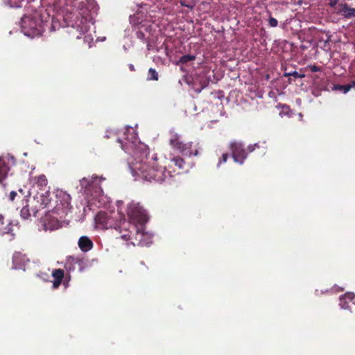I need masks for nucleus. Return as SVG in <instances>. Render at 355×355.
Returning <instances> with one entry per match:
<instances>
[{
    "label": "nucleus",
    "mask_w": 355,
    "mask_h": 355,
    "mask_svg": "<svg viewBox=\"0 0 355 355\" xmlns=\"http://www.w3.org/2000/svg\"><path fill=\"white\" fill-rule=\"evenodd\" d=\"M351 89L349 84L345 85H334L333 87V90H339L344 94L347 93Z\"/></svg>",
    "instance_id": "nucleus-24"
},
{
    "label": "nucleus",
    "mask_w": 355,
    "mask_h": 355,
    "mask_svg": "<svg viewBox=\"0 0 355 355\" xmlns=\"http://www.w3.org/2000/svg\"><path fill=\"white\" fill-rule=\"evenodd\" d=\"M180 153L186 156L198 155V150L196 148H193L192 142L185 143Z\"/></svg>",
    "instance_id": "nucleus-17"
},
{
    "label": "nucleus",
    "mask_w": 355,
    "mask_h": 355,
    "mask_svg": "<svg viewBox=\"0 0 355 355\" xmlns=\"http://www.w3.org/2000/svg\"><path fill=\"white\" fill-rule=\"evenodd\" d=\"M285 76H293V77H294L295 78H302L305 77L304 74H300L296 71L291 72V73H285Z\"/></svg>",
    "instance_id": "nucleus-29"
},
{
    "label": "nucleus",
    "mask_w": 355,
    "mask_h": 355,
    "mask_svg": "<svg viewBox=\"0 0 355 355\" xmlns=\"http://www.w3.org/2000/svg\"><path fill=\"white\" fill-rule=\"evenodd\" d=\"M309 68H310L311 72H318V71H321V67H318L316 65L309 66Z\"/></svg>",
    "instance_id": "nucleus-37"
},
{
    "label": "nucleus",
    "mask_w": 355,
    "mask_h": 355,
    "mask_svg": "<svg viewBox=\"0 0 355 355\" xmlns=\"http://www.w3.org/2000/svg\"><path fill=\"white\" fill-rule=\"evenodd\" d=\"M129 69H130V71H135V67H134V65H133V64H129Z\"/></svg>",
    "instance_id": "nucleus-41"
},
{
    "label": "nucleus",
    "mask_w": 355,
    "mask_h": 355,
    "mask_svg": "<svg viewBox=\"0 0 355 355\" xmlns=\"http://www.w3.org/2000/svg\"><path fill=\"white\" fill-rule=\"evenodd\" d=\"M180 3L182 6L187 7L191 10H192L195 6V3L188 0H182L180 1Z\"/></svg>",
    "instance_id": "nucleus-27"
},
{
    "label": "nucleus",
    "mask_w": 355,
    "mask_h": 355,
    "mask_svg": "<svg viewBox=\"0 0 355 355\" xmlns=\"http://www.w3.org/2000/svg\"><path fill=\"white\" fill-rule=\"evenodd\" d=\"M10 167L8 164L0 160V183L7 178Z\"/></svg>",
    "instance_id": "nucleus-18"
},
{
    "label": "nucleus",
    "mask_w": 355,
    "mask_h": 355,
    "mask_svg": "<svg viewBox=\"0 0 355 355\" xmlns=\"http://www.w3.org/2000/svg\"><path fill=\"white\" fill-rule=\"evenodd\" d=\"M260 146L258 144H254L253 145H249L248 146V152L251 153L255 150V148H259Z\"/></svg>",
    "instance_id": "nucleus-35"
},
{
    "label": "nucleus",
    "mask_w": 355,
    "mask_h": 355,
    "mask_svg": "<svg viewBox=\"0 0 355 355\" xmlns=\"http://www.w3.org/2000/svg\"><path fill=\"white\" fill-rule=\"evenodd\" d=\"M191 88L197 94L207 87L209 83V79L204 76H196L191 80L187 81Z\"/></svg>",
    "instance_id": "nucleus-9"
},
{
    "label": "nucleus",
    "mask_w": 355,
    "mask_h": 355,
    "mask_svg": "<svg viewBox=\"0 0 355 355\" xmlns=\"http://www.w3.org/2000/svg\"><path fill=\"white\" fill-rule=\"evenodd\" d=\"M50 193V196L48 198H46L45 200H53V198L54 197L57 200H70L71 196L69 194H68L66 191L62 190V189H55L54 191L51 192L49 190H48Z\"/></svg>",
    "instance_id": "nucleus-12"
},
{
    "label": "nucleus",
    "mask_w": 355,
    "mask_h": 355,
    "mask_svg": "<svg viewBox=\"0 0 355 355\" xmlns=\"http://www.w3.org/2000/svg\"><path fill=\"white\" fill-rule=\"evenodd\" d=\"M52 276L54 278L53 282V288H58L62 283V281L64 276V272L62 269L58 268L55 269L52 272Z\"/></svg>",
    "instance_id": "nucleus-14"
},
{
    "label": "nucleus",
    "mask_w": 355,
    "mask_h": 355,
    "mask_svg": "<svg viewBox=\"0 0 355 355\" xmlns=\"http://www.w3.org/2000/svg\"><path fill=\"white\" fill-rule=\"evenodd\" d=\"M12 7H21L23 0H9Z\"/></svg>",
    "instance_id": "nucleus-34"
},
{
    "label": "nucleus",
    "mask_w": 355,
    "mask_h": 355,
    "mask_svg": "<svg viewBox=\"0 0 355 355\" xmlns=\"http://www.w3.org/2000/svg\"><path fill=\"white\" fill-rule=\"evenodd\" d=\"M170 144L173 148L177 149L180 152L185 143L181 140V137L178 134H173L170 138Z\"/></svg>",
    "instance_id": "nucleus-16"
},
{
    "label": "nucleus",
    "mask_w": 355,
    "mask_h": 355,
    "mask_svg": "<svg viewBox=\"0 0 355 355\" xmlns=\"http://www.w3.org/2000/svg\"><path fill=\"white\" fill-rule=\"evenodd\" d=\"M83 1L74 0L73 1H67L66 3V15L64 19L69 21L68 26H71L72 30L69 31L72 33L73 29L76 30L78 34L76 37L80 39L81 36L89 30L87 22L89 10L87 3H90L94 0Z\"/></svg>",
    "instance_id": "nucleus-3"
},
{
    "label": "nucleus",
    "mask_w": 355,
    "mask_h": 355,
    "mask_svg": "<svg viewBox=\"0 0 355 355\" xmlns=\"http://www.w3.org/2000/svg\"><path fill=\"white\" fill-rule=\"evenodd\" d=\"M136 229V237L135 241H132L131 243L134 245H143L144 243L142 241V237L144 236V234L143 232H140L137 227H135Z\"/></svg>",
    "instance_id": "nucleus-22"
},
{
    "label": "nucleus",
    "mask_w": 355,
    "mask_h": 355,
    "mask_svg": "<svg viewBox=\"0 0 355 355\" xmlns=\"http://www.w3.org/2000/svg\"><path fill=\"white\" fill-rule=\"evenodd\" d=\"M104 180H105V178L103 176L98 177L96 175H93L91 179L83 178L80 180V185L85 200H98L101 197L110 199L111 197L108 195V193L105 194L99 185V183Z\"/></svg>",
    "instance_id": "nucleus-5"
},
{
    "label": "nucleus",
    "mask_w": 355,
    "mask_h": 355,
    "mask_svg": "<svg viewBox=\"0 0 355 355\" xmlns=\"http://www.w3.org/2000/svg\"><path fill=\"white\" fill-rule=\"evenodd\" d=\"M349 85H350V88L354 87H355V80L352 81L351 83H349Z\"/></svg>",
    "instance_id": "nucleus-42"
},
{
    "label": "nucleus",
    "mask_w": 355,
    "mask_h": 355,
    "mask_svg": "<svg viewBox=\"0 0 355 355\" xmlns=\"http://www.w3.org/2000/svg\"><path fill=\"white\" fill-rule=\"evenodd\" d=\"M336 14L343 15L345 18L350 19L355 17V8H351L347 3H340L337 6Z\"/></svg>",
    "instance_id": "nucleus-10"
},
{
    "label": "nucleus",
    "mask_w": 355,
    "mask_h": 355,
    "mask_svg": "<svg viewBox=\"0 0 355 355\" xmlns=\"http://www.w3.org/2000/svg\"><path fill=\"white\" fill-rule=\"evenodd\" d=\"M148 80H158L159 75L155 69L153 68H150L148 72Z\"/></svg>",
    "instance_id": "nucleus-23"
},
{
    "label": "nucleus",
    "mask_w": 355,
    "mask_h": 355,
    "mask_svg": "<svg viewBox=\"0 0 355 355\" xmlns=\"http://www.w3.org/2000/svg\"><path fill=\"white\" fill-rule=\"evenodd\" d=\"M3 219V217L0 215V235H3L5 234H10L13 235V225L10 223L5 225Z\"/></svg>",
    "instance_id": "nucleus-15"
},
{
    "label": "nucleus",
    "mask_w": 355,
    "mask_h": 355,
    "mask_svg": "<svg viewBox=\"0 0 355 355\" xmlns=\"http://www.w3.org/2000/svg\"><path fill=\"white\" fill-rule=\"evenodd\" d=\"M26 205L22 207L21 209V216L24 219L28 218L32 214L34 216H37V214L39 213L41 210L46 209L44 211L45 214V218L42 220L43 229L44 230H53L55 229L58 228V221L54 218L49 219V213L53 212L56 214H59L60 211V207L58 205H56L53 207V209H50L49 202L51 201H49V202L44 203V201H26Z\"/></svg>",
    "instance_id": "nucleus-4"
},
{
    "label": "nucleus",
    "mask_w": 355,
    "mask_h": 355,
    "mask_svg": "<svg viewBox=\"0 0 355 355\" xmlns=\"http://www.w3.org/2000/svg\"><path fill=\"white\" fill-rule=\"evenodd\" d=\"M340 297L346 298V300L350 302L355 297V295L352 293H345L343 296H341Z\"/></svg>",
    "instance_id": "nucleus-30"
},
{
    "label": "nucleus",
    "mask_w": 355,
    "mask_h": 355,
    "mask_svg": "<svg viewBox=\"0 0 355 355\" xmlns=\"http://www.w3.org/2000/svg\"><path fill=\"white\" fill-rule=\"evenodd\" d=\"M64 204H66L67 205H69V201L66 200V201H64Z\"/></svg>",
    "instance_id": "nucleus-43"
},
{
    "label": "nucleus",
    "mask_w": 355,
    "mask_h": 355,
    "mask_svg": "<svg viewBox=\"0 0 355 355\" xmlns=\"http://www.w3.org/2000/svg\"><path fill=\"white\" fill-rule=\"evenodd\" d=\"M129 221L132 223L143 225L148 222V216L146 211L139 205V202L131 201L125 208Z\"/></svg>",
    "instance_id": "nucleus-6"
},
{
    "label": "nucleus",
    "mask_w": 355,
    "mask_h": 355,
    "mask_svg": "<svg viewBox=\"0 0 355 355\" xmlns=\"http://www.w3.org/2000/svg\"><path fill=\"white\" fill-rule=\"evenodd\" d=\"M135 162H132V170L138 177L148 182L161 183L166 178L173 176L171 171L166 168L156 167L157 155H150L148 148L146 146L139 147L135 153Z\"/></svg>",
    "instance_id": "nucleus-1"
},
{
    "label": "nucleus",
    "mask_w": 355,
    "mask_h": 355,
    "mask_svg": "<svg viewBox=\"0 0 355 355\" xmlns=\"http://www.w3.org/2000/svg\"><path fill=\"white\" fill-rule=\"evenodd\" d=\"M229 148L232 153L234 161L243 164L248 156V153L244 148L243 145L240 142L233 141L230 144Z\"/></svg>",
    "instance_id": "nucleus-8"
},
{
    "label": "nucleus",
    "mask_w": 355,
    "mask_h": 355,
    "mask_svg": "<svg viewBox=\"0 0 355 355\" xmlns=\"http://www.w3.org/2000/svg\"><path fill=\"white\" fill-rule=\"evenodd\" d=\"M121 239L124 241H131L132 240V238L131 236V234L129 231H125V233L121 234Z\"/></svg>",
    "instance_id": "nucleus-32"
},
{
    "label": "nucleus",
    "mask_w": 355,
    "mask_h": 355,
    "mask_svg": "<svg viewBox=\"0 0 355 355\" xmlns=\"http://www.w3.org/2000/svg\"><path fill=\"white\" fill-rule=\"evenodd\" d=\"M122 203H123V201H119V200L116 201V205L118 209L120 212L122 211V207H121Z\"/></svg>",
    "instance_id": "nucleus-38"
},
{
    "label": "nucleus",
    "mask_w": 355,
    "mask_h": 355,
    "mask_svg": "<svg viewBox=\"0 0 355 355\" xmlns=\"http://www.w3.org/2000/svg\"><path fill=\"white\" fill-rule=\"evenodd\" d=\"M37 186H34L37 189L40 190L41 188H44L46 190L47 189L46 185H47V179L44 175H40L37 177Z\"/></svg>",
    "instance_id": "nucleus-19"
},
{
    "label": "nucleus",
    "mask_w": 355,
    "mask_h": 355,
    "mask_svg": "<svg viewBox=\"0 0 355 355\" xmlns=\"http://www.w3.org/2000/svg\"><path fill=\"white\" fill-rule=\"evenodd\" d=\"M229 157L228 153H223L221 157L219 159L218 166H220L223 163H225Z\"/></svg>",
    "instance_id": "nucleus-31"
},
{
    "label": "nucleus",
    "mask_w": 355,
    "mask_h": 355,
    "mask_svg": "<svg viewBox=\"0 0 355 355\" xmlns=\"http://www.w3.org/2000/svg\"><path fill=\"white\" fill-rule=\"evenodd\" d=\"M22 261L23 263L25 261V256L23 255L20 252H16L14 254L12 257V261L15 265V267L17 268H21V265L19 264V261Z\"/></svg>",
    "instance_id": "nucleus-21"
},
{
    "label": "nucleus",
    "mask_w": 355,
    "mask_h": 355,
    "mask_svg": "<svg viewBox=\"0 0 355 355\" xmlns=\"http://www.w3.org/2000/svg\"><path fill=\"white\" fill-rule=\"evenodd\" d=\"M173 165L176 166L179 170L178 173H180L184 171H187L189 169V166L185 162V160L180 156L173 157L171 159V164L168 165V166L172 167Z\"/></svg>",
    "instance_id": "nucleus-11"
},
{
    "label": "nucleus",
    "mask_w": 355,
    "mask_h": 355,
    "mask_svg": "<svg viewBox=\"0 0 355 355\" xmlns=\"http://www.w3.org/2000/svg\"><path fill=\"white\" fill-rule=\"evenodd\" d=\"M144 35V33L140 32V31L137 33V37L138 38H143Z\"/></svg>",
    "instance_id": "nucleus-40"
},
{
    "label": "nucleus",
    "mask_w": 355,
    "mask_h": 355,
    "mask_svg": "<svg viewBox=\"0 0 355 355\" xmlns=\"http://www.w3.org/2000/svg\"><path fill=\"white\" fill-rule=\"evenodd\" d=\"M268 22H269V25L271 27H276L278 25L277 20L271 16L269 17Z\"/></svg>",
    "instance_id": "nucleus-33"
},
{
    "label": "nucleus",
    "mask_w": 355,
    "mask_h": 355,
    "mask_svg": "<svg viewBox=\"0 0 355 355\" xmlns=\"http://www.w3.org/2000/svg\"><path fill=\"white\" fill-rule=\"evenodd\" d=\"M78 246L83 252H88L93 248V242L89 237L83 236L78 240Z\"/></svg>",
    "instance_id": "nucleus-13"
},
{
    "label": "nucleus",
    "mask_w": 355,
    "mask_h": 355,
    "mask_svg": "<svg viewBox=\"0 0 355 355\" xmlns=\"http://www.w3.org/2000/svg\"><path fill=\"white\" fill-rule=\"evenodd\" d=\"M17 193L15 191H11L10 193V200H14L15 198L17 196Z\"/></svg>",
    "instance_id": "nucleus-39"
},
{
    "label": "nucleus",
    "mask_w": 355,
    "mask_h": 355,
    "mask_svg": "<svg viewBox=\"0 0 355 355\" xmlns=\"http://www.w3.org/2000/svg\"><path fill=\"white\" fill-rule=\"evenodd\" d=\"M329 6L331 8H335V9L336 10L337 7H336V6L338 4L339 0H329Z\"/></svg>",
    "instance_id": "nucleus-36"
},
{
    "label": "nucleus",
    "mask_w": 355,
    "mask_h": 355,
    "mask_svg": "<svg viewBox=\"0 0 355 355\" xmlns=\"http://www.w3.org/2000/svg\"><path fill=\"white\" fill-rule=\"evenodd\" d=\"M340 305L344 309H351L349 302L346 298H340Z\"/></svg>",
    "instance_id": "nucleus-28"
},
{
    "label": "nucleus",
    "mask_w": 355,
    "mask_h": 355,
    "mask_svg": "<svg viewBox=\"0 0 355 355\" xmlns=\"http://www.w3.org/2000/svg\"><path fill=\"white\" fill-rule=\"evenodd\" d=\"M108 215L103 211H99L96 216V220L98 223L102 224L103 225H107L108 221Z\"/></svg>",
    "instance_id": "nucleus-20"
},
{
    "label": "nucleus",
    "mask_w": 355,
    "mask_h": 355,
    "mask_svg": "<svg viewBox=\"0 0 355 355\" xmlns=\"http://www.w3.org/2000/svg\"><path fill=\"white\" fill-rule=\"evenodd\" d=\"M195 59H196L195 55H190V54L184 55L180 58L179 62L181 64H187L190 61L194 60Z\"/></svg>",
    "instance_id": "nucleus-25"
},
{
    "label": "nucleus",
    "mask_w": 355,
    "mask_h": 355,
    "mask_svg": "<svg viewBox=\"0 0 355 355\" xmlns=\"http://www.w3.org/2000/svg\"><path fill=\"white\" fill-rule=\"evenodd\" d=\"M60 0H27L28 9L32 13L24 15L21 19L20 24L22 32L29 37H35L42 34V24L49 18V14L45 17L43 12L47 11L45 7H56Z\"/></svg>",
    "instance_id": "nucleus-2"
},
{
    "label": "nucleus",
    "mask_w": 355,
    "mask_h": 355,
    "mask_svg": "<svg viewBox=\"0 0 355 355\" xmlns=\"http://www.w3.org/2000/svg\"><path fill=\"white\" fill-rule=\"evenodd\" d=\"M19 198L25 200L26 198H33V200H45L46 198L49 197L50 193L48 190L44 188L37 189L35 187H32L31 189L24 187V189H19Z\"/></svg>",
    "instance_id": "nucleus-7"
},
{
    "label": "nucleus",
    "mask_w": 355,
    "mask_h": 355,
    "mask_svg": "<svg viewBox=\"0 0 355 355\" xmlns=\"http://www.w3.org/2000/svg\"><path fill=\"white\" fill-rule=\"evenodd\" d=\"M132 131L131 137L129 138L128 137H125V139L126 140L125 144H128V143H131L134 144L137 140V137L134 132V130L132 129H127L126 132Z\"/></svg>",
    "instance_id": "nucleus-26"
}]
</instances>
